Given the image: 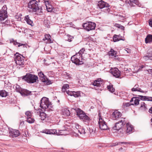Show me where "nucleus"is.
Returning <instances> with one entry per match:
<instances>
[{
    "mask_svg": "<svg viewBox=\"0 0 152 152\" xmlns=\"http://www.w3.org/2000/svg\"><path fill=\"white\" fill-rule=\"evenodd\" d=\"M7 7L6 5H4L0 11V21H1L2 23L4 24V25H8L10 23V21L8 20H6L5 22L3 21L7 17Z\"/></svg>",
    "mask_w": 152,
    "mask_h": 152,
    "instance_id": "obj_1",
    "label": "nucleus"
},
{
    "mask_svg": "<svg viewBox=\"0 0 152 152\" xmlns=\"http://www.w3.org/2000/svg\"><path fill=\"white\" fill-rule=\"evenodd\" d=\"M38 78L37 76L29 73L26 74V75L23 76L22 77L23 80L29 83H32L36 82Z\"/></svg>",
    "mask_w": 152,
    "mask_h": 152,
    "instance_id": "obj_2",
    "label": "nucleus"
},
{
    "mask_svg": "<svg viewBox=\"0 0 152 152\" xmlns=\"http://www.w3.org/2000/svg\"><path fill=\"white\" fill-rule=\"evenodd\" d=\"M15 61L16 64L21 67H23L25 63L24 57L22 55L17 53L15 54Z\"/></svg>",
    "mask_w": 152,
    "mask_h": 152,
    "instance_id": "obj_3",
    "label": "nucleus"
},
{
    "mask_svg": "<svg viewBox=\"0 0 152 152\" xmlns=\"http://www.w3.org/2000/svg\"><path fill=\"white\" fill-rule=\"evenodd\" d=\"M75 110L77 113V115L80 119L88 121L91 120L90 118L80 109L78 108H76Z\"/></svg>",
    "mask_w": 152,
    "mask_h": 152,
    "instance_id": "obj_4",
    "label": "nucleus"
},
{
    "mask_svg": "<svg viewBox=\"0 0 152 152\" xmlns=\"http://www.w3.org/2000/svg\"><path fill=\"white\" fill-rule=\"evenodd\" d=\"M38 3L36 0H31L28 3V7L31 9L32 12H37L39 10Z\"/></svg>",
    "mask_w": 152,
    "mask_h": 152,
    "instance_id": "obj_5",
    "label": "nucleus"
},
{
    "mask_svg": "<svg viewBox=\"0 0 152 152\" xmlns=\"http://www.w3.org/2000/svg\"><path fill=\"white\" fill-rule=\"evenodd\" d=\"M125 119V118H121V119L119 120L118 122L116 123L115 126L113 127V129L114 130H118L123 128V127L125 126L126 123Z\"/></svg>",
    "mask_w": 152,
    "mask_h": 152,
    "instance_id": "obj_6",
    "label": "nucleus"
},
{
    "mask_svg": "<svg viewBox=\"0 0 152 152\" xmlns=\"http://www.w3.org/2000/svg\"><path fill=\"white\" fill-rule=\"evenodd\" d=\"M98 6L99 7L102 9L103 8H106L104 10L105 12H109L110 11V9L109 8L110 5L106 2H105L102 0L98 1Z\"/></svg>",
    "mask_w": 152,
    "mask_h": 152,
    "instance_id": "obj_7",
    "label": "nucleus"
},
{
    "mask_svg": "<svg viewBox=\"0 0 152 152\" xmlns=\"http://www.w3.org/2000/svg\"><path fill=\"white\" fill-rule=\"evenodd\" d=\"M96 26L95 23L90 21L84 23L83 25V27L88 31L94 29Z\"/></svg>",
    "mask_w": 152,
    "mask_h": 152,
    "instance_id": "obj_8",
    "label": "nucleus"
},
{
    "mask_svg": "<svg viewBox=\"0 0 152 152\" xmlns=\"http://www.w3.org/2000/svg\"><path fill=\"white\" fill-rule=\"evenodd\" d=\"M99 128L102 130H107L108 129L107 123L104 121L103 119H102L101 116H99Z\"/></svg>",
    "mask_w": 152,
    "mask_h": 152,
    "instance_id": "obj_9",
    "label": "nucleus"
},
{
    "mask_svg": "<svg viewBox=\"0 0 152 152\" xmlns=\"http://www.w3.org/2000/svg\"><path fill=\"white\" fill-rule=\"evenodd\" d=\"M49 103L48 99L46 97H43L41 100L40 107L42 109H46L48 107Z\"/></svg>",
    "mask_w": 152,
    "mask_h": 152,
    "instance_id": "obj_10",
    "label": "nucleus"
},
{
    "mask_svg": "<svg viewBox=\"0 0 152 152\" xmlns=\"http://www.w3.org/2000/svg\"><path fill=\"white\" fill-rule=\"evenodd\" d=\"M38 75L42 82H46V83L47 85L51 83V82L50 81H49L47 82V80L48 79L46 76L44 75L42 71H40L38 72Z\"/></svg>",
    "mask_w": 152,
    "mask_h": 152,
    "instance_id": "obj_11",
    "label": "nucleus"
},
{
    "mask_svg": "<svg viewBox=\"0 0 152 152\" xmlns=\"http://www.w3.org/2000/svg\"><path fill=\"white\" fill-rule=\"evenodd\" d=\"M10 42L11 43H13L15 46H17L18 47L23 46V48L26 47L27 44L26 43H21L17 42L16 40H14L13 39H10Z\"/></svg>",
    "mask_w": 152,
    "mask_h": 152,
    "instance_id": "obj_12",
    "label": "nucleus"
},
{
    "mask_svg": "<svg viewBox=\"0 0 152 152\" xmlns=\"http://www.w3.org/2000/svg\"><path fill=\"white\" fill-rule=\"evenodd\" d=\"M111 72L113 76L116 78H119L121 75V72L117 68L112 69Z\"/></svg>",
    "mask_w": 152,
    "mask_h": 152,
    "instance_id": "obj_13",
    "label": "nucleus"
},
{
    "mask_svg": "<svg viewBox=\"0 0 152 152\" xmlns=\"http://www.w3.org/2000/svg\"><path fill=\"white\" fill-rule=\"evenodd\" d=\"M38 115H39L42 120H44L46 117V114L43 112H42V110L40 108L37 109H35Z\"/></svg>",
    "mask_w": 152,
    "mask_h": 152,
    "instance_id": "obj_14",
    "label": "nucleus"
},
{
    "mask_svg": "<svg viewBox=\"0 0 152 152\" xmlns=\"http://www.w3.org/2000/svg\"><path fill=\"white\" fill-rule=\"evenodd\" d=\"M42 40L45 41V42L46 44L53 43V40L51 39L50 35L49 34H45V37Z\"/></svg>",
    "mask_w": 152,
    "mask_h": 152,
    "instance_id": "obj_15",
    "label": "nucleus"
},
{
    "mask_svg": "<svg viewBox=\"0 0 152 152\" xmlns=\"http://www.w3.org/2000/svg\"><path fill=\"white\" fill-rule=\"evenodd\" d=\"M126 133H131L133 131L134 128L133 126L129 123H126Z\"/></svg>",
    "mask_w": 152,
    "mask_h": 152,
    "instance_id": "obj_16",
    "label": "nucleus"
},
{
    "mask_svg": "<svg viewBox=\"0 0 152 152\" xmlns=\"http://www.w3.org/2000/svg\"><path fill=\"white\" fill-rule=\"evenodd\" d=\"M43 2L45 5L48 11V12H52L53 7L49 3L48 0H43Z\"/></svg>",
    "mask_w": 152,
    "mask_h": 152,
    "instance_id": "obj_17",
    "label": "nucleus"
},
{
    "mask_svg": "<svg viewBox=\"0 0 152 152\" xmlns=\"http://www.w3.org/2000/svg\"><path fill=\"white\" fill-rule=\"evenodd\" d=\"M103 80L101 78H98L95 80L93 83V85L94 86L97 87L100 86L103 84Z\"/></svg>",
    "mask_w": 152,
    "mask_h": 152,
    "instance_id": "obj_18",
    "label": "nucleus"
},
{
    "mask_svg": "<svg viewBox=\"0 0 152 152\" xmlns=\"http://www.w3.org/2000/svg\"><path fill=\"white\" fill-rule=\"evenodd\" d=\"M121 116V113L117 110H115L112 114V117L114 120L117 119Z\"/></svg>",
    "mask_w": 152,
    "mask_h": 152,
    "instance_id": "obj_19",
    "label": "nucleus"
},
{
    "mask_svg": "<svg viewBox=\"0 0 152 152\" xmlns=\"http://www.w3.org/2000/svg\"><path fill=\"white\" fill-rule=\"evenodd\" d=\"M132 91H137L142 93H146L147 91H144L142 90L140 88H139V86L138 85H135L134 87L132 88L131 89Z\"/></svg>",
    "mask_w": 152,
    "mask_h": 152,
    "instance_id": "obj_20",
    "label": "nucleus"
},
{
    "mask_svg": "<svg viewBox=\"0 0 152 152\" xmlns=\"http://www.w3.org/2000/svg\"><path fill=\"white\" fill-rule=\"evenodd\" d=\"M10 133L13 137H17L20 134L19 131L17 130H12Z\"/></svg>",
    "mask_w": 152,
    "mask_h": 152,
    "instance_id": "obj_21",
    "label": "nucleus"
},
{
    "mask_svg": "<svg viewBox=\"0 0 152 152\" xmlns=\"http://www.w3.org/2000/svg\"><path fill=\"white\" fill-rule=\"evenodd\" d=\"M31 93V92L29 91L23 89H22L20 93L23 96H28Z\"/></svg>",
    "mask_w": 152,
    "mask_h": 152,
    "instance_id": "obj_22",
    "label": "nucleus"
},
{
    "mask_svg": "<svg viewBox=\"0 0 152 152\" xmlns=\"http://www.w3.org/2000/svg\"><path fill=\"white\" fill-rule=\"evenodd\" d=\"M71 61L72 62L76 65H78L79 62V59L77 58L75 56H74L71 58Z\"/></svg>",
    "mask_w": 152,
    "mask_h": 152,
    "instance_id": "obj_23",
    "label": "nucleus"
},
{
    "mask_svg": "<svg viewBox=\"0 0 152 152\" xmlns=\"http://www.w3.org/2000/svg\"><path fill=\"white\" fill-rule=\"evenodd\" d=\"M132 101H134V104L136 105H138L139 103V97H133L131 100L130 102H131Z\"/></svg>",
    "mask_w": 152,
    "mask_h": 152,
    "instance_id": "obj_24",
    "label": "nucleus"
},
{
    "mask_svg": "<svg viewBox=\"0 0 152 152\" xmlns=\"http://www.w3.org/2000/svg\"><path fill=\"white\" fill-rule=\"evenodd\" d=\"M151 42H152V35H148L145 38V42L148 43Z\"/></svg>",
    "mask_w": 152,
    "mask_h": 152,
    "instance_id": "obj_25",
    "label": "nucleus"
},
{
    "mask_svg": "<svg viewBox=\"0 0 152 152\" xmlns=\"http://www.w3.org/2000/svg\"><path fill=\"white\" fill-rule=\"evenodd\" d=\"M25 20L28 24L32 26L33 21L30 19L28 15L25 16Z\"/></svg>",
    "mask_w": 152,
    "mask_h": 152,
    "instance_id": "obj_26",
    "label": "nucleus"
},
{
    "mask_svg": "<svg viewBox=\"0 0 152 152\" xmlns=\"http://www.w3.org/2000/svg\"><path fill=\"white\" fill-rule=\"evenodd\" d=\"M120 36V35H117L116 34L114 35L113 37V41L114 42H116L121 40H124V39L119 38V37Z\"/></svg>",
    "mask_w": 152,
    "mask_h": 152,
    "instance_id": "obj_27",
    "label": "nucleus"
},
{
    "mask_svg": "<svg viewBox=\"0 0 152 152\" xmlns=\"http://www.w3.org/2000/svg\"><path fill=\"white\" fill-rule=\"evenodd\" d=\"M117 52L114 50L113 49H111L108 52V55L109 56H114L116 57Z\"/></svg>",
    "mask_w": 152,
    "mask_h": 152,
    "instance_id": "obj_28",
    "label": "nucleus"
},
{
    "mask_svg": "<svg viewBox=\"0 0 152 152\" xmlns=\"http://www.w3.org/2000/svg\"><path fill=\"white\" fill-rule=\"evenodd\" d=\"M63 115L67 116H69L70 114V111L67 109H65L63 112Z\"/></svg>",
    "mask_w": 152,
    "mask_h": 152,
    "instance_id": "obj_29",
    "label": "nucleus"
},
{
    "mask_svg": "<svg viewBox=\"0 0 152 152\" xmlns=\"http://www.w3.org/2000/svg\"><path fill=\"white\" fill-rule=\"evenodd\" d=\"M7 95V93L4 90L0 91V96L2 97H5Z\"/></svg>",
    "mask_w": 152,
    "mask_h": 152,
    "instance_id": "obj_30",
    "label": "nucleus"
},
{
    "mask_svg": "<svg viewBox=\"0 0 152 152\" xmlns=\"http://www.w3.org/2000/svg\"><path fill=\"white\" fill-rule=\"evenodd\" d=\"M142 58L145 61H147L148 59L152 60V55L151 54H149L147 56H144Z\"/></svg>",
    "mask_w": 152,
    "mask_h": 152,
    "instance_id": "obj_31",
    "label": "nucleus"
},
{
    "mask_svg": "<svg viewBox=\"0 0 152 152\" xmlns=\"http://www.w3.org/2000/svg\"><path fill=\"white\" fill-rule=\"evenodd\" d=\"M108 90L112 93H113L115 91V88L113 87L112 85H110L107 86Z\"/></svg>",
    "mask_w": 152,
    "mask_h": 152,
    "instance_id": "obj_32",
    "label": "nucleus"
},
{
    "mask_svg": "<svg viewBox=\"0 0 152 152\" xmlns=\"http://www.w3.org/2000/svg\"><path fill=\"white\" fill-rule=\"evenodd\" d=\"M50 134H56L57 135H62V134H61V132H60V133H57L56 132V129H52V130H50Z\"/></svg>",
    "mask_w": 152,
    "mask_h": 152,
    "instance_id": "obj_33",
    "label": "nucleus"
},
{
    "mask_svg": "<svg viewBox=\"0 0 152 152\" xmlns=\"http://www.w3.org/2000/svg\"><path fill=\"white\" fill-rule=\"evenodd\" d=\"M138 97H139V99L142 100L148 101V96L138 95Z\"/></svg>",
    "mask_w": 152,
    "mask_h": 152,
    "instance_id": "obj_34",
    "label": "nucleus"
},
{
    "mask_svg": "<svg viewBox=\"0 0 152 152\" xmlns=\"http://www.w3.org/2000/svg\"><path fill=\"white\" fill-rule=\"evenodd\" d=\"M26 121L30 124H32L34 122L35 120L32 117L28 118H26Z\"/></svg>",
    "mask_w": 152,
    "mask_h": 152,
    "instance_id": "obj_35",
    "label": "nucleus"
},
{
    "mask_svg": "<svg viewBox=\"0 0 152 152\" xmlns=\"http://www.w3.org/2000/svg\"><path fill=\"white\" fill-rule=\"evenodd\" d=\"M69 87V84H64L62 86V91L63 92H65L66 91V90L68 89Z\"/></svg>",
    "mask_w": 152,
    "mask_h": 152,
    "instance_id": "obj_36",
    "label": "nucleus"
},
{
    "mask_svg": "<svg viewBox=\"0 0 152 152\" xmlns=\"http://www.w3.org/2000/svg\"><path fill=\"white\" fill-rule=\"evenodd\" d=\"M26 117L27 118H28L31 117L32 116L31 112L30 111H27L25 113Z\"/></svg>",
    "mask_w": 152,
    "mask_h": 152,
    "instance_id": "obj_37",
    "label": "nucleus"
},
{
    "mask_svg": "<svg viewBox=\"0 0 152 152\" xmlns=\"http://www.w3.org/2000/svg\"><path fill=\"white\" fill-rule=\"evenodd\" d=\"M22 89L18 85L16 86L15 87V90L16 92L20 93Z\"/></svg>",
    "mask_w": 152,
    "mask_h": 152,
    "instance_id": "obj_38",
    "label": "nucleus"
},
{
    "mask_svg": "<svg viewBox=\"0 0 152 152\" xmlns=\"http://www.w3.org/2000/svg\"><path fill=\"white\" fill-rule=\"evenodd\" d=\"M72 96L75 97H78L80 96V93L79 92H75L73 91Z\"/></svg>",
    "mask_w": 152,
    "mask_h": 152,
    "instance_id": "obj_39",
    "label": "nucleus"
},
{
    "mask_svg": "<svg viewBox=\"0 0 152 152\" xmlns=\"http://www.w3.org/2000/svg\"><path fill=\"white\" fill-rule=\"evenodd\" d=\"M133 3L136 4H137L138 3V1L137 0H130L129 4L131 6H132V3Z\"/></svg>",
    "mask_w": 152,
    "mask_h": 152,
    "instance_id": "obj_40",
    "label": "nucleus"
},
{
    "mask_svg": "<svg viewBox=\"0 0 152 152\" xmlns=\"http://www.w3.org/2000/svg\"><path fill=\"white\" fill-rule=\"evenodd\" d=\"M115 26L116 27H117L118 28L121 29H124V27L121 25L119 24H115Z\"/></svg>",
    "mask_w": 152,
    "mask_h": 152,
    "instance_id": "obj_41",
    "label": "nucleus"
},
{
    "mask_svg": "<svg viewBox=\"0 0 152 152\" xmlns=\"http://www.w3.org/2000/svg\"><path fill=\"white\" fill-rule=\"evenodd\" d=\"M50 130L48 129H45L43 130L42 132L43 133H45L47 134H50Z\"/></svg>",
    "mask_w": 152,
    "mask_h": 152,
    "instance_id": "obj_42",
    "label": "nucleus"
},
{
    "mask_svg": "<svg viewBox=\"0 0 152 152\" xmlns=\"http://www.w3.org/2000/svg\"><path fill=\"white\" fill-rule=\"evenodd\" d=\"M44 23L45 26L48 28L49 26V22L48 20H44Z\"/></svg>",
    "mask_w": 152,
    "mask_h": 152,
    "instance_id": "obj_43",
    "label": "nucleus"
},
{
    "mask_svg": "<svg viewBox=\"0 0 152 152\" xmlns=\"http://www.w3.org/2000/svg\"><path fill=\"white\" fill-rule=\"evenodd\" d=\"M67 36L69 38L67 39V41L69 42H71L73 38V37L69 35H68Z\"/></svg>",
    "mask_w": 152,
    "mask_h": 152,
    "instance_id": "obj_44",
    "label": "nucleus"
},
{
    "mask_svg": "<svg viewBox=\"0 0 152 152\" xmlns=\"http://www.w3.org/2000/svg\"><path fill=\"white\" fill-rule=\"evenodd\" d=\"M140 104L141 107H143L144 108H145L146 107V104L144 102H141L140 103Z\"/></svg>",
    "mask_w": 152,
    "mask_h": 152,
    "instance_id": "obj_45",
    "label": "nucleus"
},
{
    "mask_svg": "<svg viewBox=\"0 0 152 152\" xmlns=\"http://www.w3.org/2000/svg\"><path fill=\"white\" fill-rule=\"evenodd\" d=\"M73 92H73L70 91H66V93L67 94H68V95H70L71 96H72Z\"/></svg>",
    "mask_w": 152,
    "mask_h": 152,
    "instance_id": "obj_46",
    "label": "nucleus"
},
{
    "mask_svg": "<svg viewBox=\"0 0 152 152\" xmlns=\"http://www.w3.org/2000/svg\"><path fill=\"white\" fill-rule=\"evenodd\" d=\"M123 105L124 107H127L129 106L130 104L129 103H124L123 104Z\"/></svg>",
    "mask_w": 152,
    "mask_h": 152,
    "instance_id": "obj_47",
    "label": "nucleus"
},
{
    "mask_svg": "<svg viewBox=\"0 0 152 152\" xmlns=\"http://www.w3.org/2000/svg\"><path fill=\"white\" fill-rule=\"evenodd\" d=\"M125 50L128 53H131V50L130 49L128 48H126L125 49Z\"/></svg>",
    "mask_w": 152,
    "mask_h": 152,
    "instance_id": "obj_48",
    "label": "nucleus"
},
{
    "mask_svg": "<svg viewBox=\"0 0 152 152\" xmlns=\"http://www.w3.org/2000/svg\"><path fill=\"white\" fill-rule=\"evenodd\" d=\"M85 49L83 48L80 50V51L79 52V53L80 54H82V53H83V52L85 51Z\"/></svg>",
    "mask_w": 152,
    "mask_h": 152,
    "instance_id": "obj_49",
    "label": "nucleus"
},
{
    "mask_svg": "<svg viewBox=\"0 0 152 152\" xmlns=\"http://www.w3.org/2000/svg\"><path fill=\"white\" fill-rule=\"evenodd\" d=\"M119 143H121V144H130V142H119Z\"/></svg>",
    "mask_w": 152,
    "mask_h": 152,
    "instance_id": "obj_50",
    "label": "nucleus"
},
{
    "mask_svg": "<svg viewBox=\"0 0 152 152\" xmlns=\"http://www.w3.org/2000/svg\"><path fill=\"white\" fill-rule=\"evenodd\" d=\"M149 25L151 27H152V19L149 20Z\"/></svg>",
    "mask_w": 152,
    "mask_h": 152,
    "instance_id": "obj_51",
    "label": "nucleus"
},
{
    "mask_svg": "<svg viewBox=\"0 0 152 152\" xmlns=\"http://www.w3.org/2000/svg\"><path fill=\"white\" fill-rule=\"evenodd\" d=\"M148 101L152 102V97L148 96Z\"/></svg>",
    "mask_w": 152,
    "mask_h": 152,
    "instance_id": "obj_52",
    "label": "nucleus"
},
{
    "mask_svg": "<svg viewBox=\"0 0 152 152\" xmlns=\"http://www.w3.org/2000/svg\"><path fill=\"white\" fill-rule=\"evenodd\" d=\"M83 63V62L82 61H80L79 60V62L78 65H81Z\"/></svg>",
    "mask_w": 152,
    "mask_h": 152,
    "instance_id": "obj_53",
    "label": "nucleus"
},
{
    "mask_svg": "<svg viewBox=\"0 0 152 152\" xmlns=\"http://www.w3.org/2000/svg\"><path fill=\"white\" fill-rule=\"evenodd\" d=\"M121 144V143H119V142H118V143H114L113 145V146H116L117 145H118V144Z\"/></svg>",
    "mask_w": 152,
    "mask_h": 152,
    "instance_id": "obj_54",
    "label": "nucleus"
},
{
    "mask_svg": "<svg viewBox=\"0 0 152 152\" xmlns=\"http://www.w3.org/2000/svg\"><path fill=\"white\" fill-rule=\"evenodd\" d=\"M121 144V143H119V142H118V143H114L113 145V146H116L117 145H118V144Z\"/></svg>",
    "mask_w": 152,
    "mask_h": 152,
    "instance_id": "obj_55",
    "label": "nucleus"
},
{
    "mask_svg": "<svg viewBox=\"0 0 152 152\" xmlns=\"http://www.w3.org/2000/svg\"><path fill=\"white\" fill-rule=\"evenodd\" d=\"M79 127H80V126L78 125L77 124V125H76L75 128L77 129H79Z\"/></svg>",
    "mask_w": 152,
    "mask_h": 152,
    "instance_id": "obj_56",
    "label": "nucleus"
},
{
    "mask_svg": "<svg viewBox=\"0 0 152 152\" xmlns=\"http://www.w3.org/2000/svg\"><path fill=\"white\" fill-rule=\"evenodd\" d=\"M149 112L150 113H152V107L150 109Z\"/></svg>",
    "mask_w": 152,
    "mask_h": 152,
    "instance_id": "obj_57",
    "label": "nucleus"
},
{
    "mask_svg": "<svg viewBox=\"0 0 152 152\" xmlns=\"http://www.w3.org/2000/svg\"><path fill=\"white\" fill-rule=\"evenodd\" d=\"M78 132L80 133V134H81L83 133H84L85 132L84 130H82V132H80L79 130H78Z\"/></svg>",
    "mask_w": 152,
    "mask_h": 152,
    "instance_id": "obj_58",
    "label": "nucleus"
},
{
    "mask_svg": "<svg viewBox=\"0 0 152 152\" xmlns=\"http://www.w3.org/2000/svg\"><path fill=\"white\" fill-rule=\"evenodd\" d=\"M4 1L5 0H0V2L1 3H4Z\"/></svg>",
    "mask_w": 152,
    "mask_h": 152,
    "instance_id": "obj_59",
    "label": "nucleus"
},
{
    "mask_svg": "<svg viewBox=\"0 0 152 152\" xmlns=\"http://www.w3.org/2000/svg\"><path fill=\"white\" fill-rule=\"evenodd\" d=\"M122 149H123V148L122 147H121L119 148V150L121 151V150H122Z\"/></svg>",
    "mask_w": 152,
    "mask_h": 152,
    "instance_id": "obj_60",
    "label": "nucleus"
},
{
    "mask_svg": "<svg viewBox=\"0 0 152 152\" xmlns=\"http://www.w3.org/2000/svg\"><path fill=\"white\" fill-rule=\"evenodd\" d=\"M110 147H113L114 146H113V145H110Z\"/></svg>",
    "mask_w": 152,
    "mask_h": 152,
    "instance_id": "obj_61",
    "label": "nucleus"
},
{
    "mask_svg": "<svg viewBox=\"0 0 152 152\" xmlns=\"http://www.w3.org/2000/svg\"><path fill=\"white\" fill-rule=\"evenodd\" d=\"M121 36H120V37H119V38H121Z\"/></svg>",
    "mask_w": 152,
    "mask_h": 152,
    "instance_id": "obj_62",
    "label": "nucleus"
},
{
    "mask_svg": "<svg viewBox=\"0 0 152 152\" xmlns=\"http://www.w3.org/2000/svg\"><path fill=\"white\" fill-rule=\"evenodd\" d=\"M62 131H65V130H62Z\"/></svg>",
    "mask_w": 152,
    "mask_h": 152,
    "instance_id": "obj_63",
    "label": "nucleus"
}]
</instances>
